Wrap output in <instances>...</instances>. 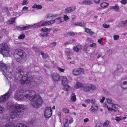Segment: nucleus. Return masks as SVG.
I'll return each mask as SVG.
<instances>
[{
  "mask_svg": "<svg viewBox=\"0 0 127 127\" xmlns=\"http://www.w3.org/2000/svg\"><path fill=\"white\" fill-rule=\"evenodd\" d=\"M41 35L44 37H46L48 36V35L47 34L44 33L43 34H41Z\"/></svg>",
  "mask_w": 127,
  "mask_h": 127,
  "instance_id": "obj_61",
  "label": "nucleus"
},
{
  "mask_svg": "<svg viewBox=\"0 0 127 127\" xmlns=\"http://www.w3.org/2000/svg\"><path fill=\"white\" fill-rule=\"evenodd\" d=\"M112 50H109L107 51L108 54L109 55H110L112 53Z\"/></svg>",
  "mask_w": 127,
  "mask_h": 127,
  "instance_id": "obj_64",
  "label": "nucleus"
},
{
  "mask_svg": "<svg viewBox=\"0 0 127 127\" xmlns=\"http://www.w3.org/2000/svg\"><path fill=\"white\" fill-rule=\"evenodd\" d=\"M49 21L50 25L53 24L55 22V20H51Z\"/></svg>",
  "mask_w": 127,
  "mask_h": 127,
  "instance_id": "obj_58",
  "label": "nucleus"
},
{
  "mask_svg": "<svg viewBox=\"0 0 127 127\" xmlns=\"http://www.w3.org/2000/svg\"><path fill=\"white\" fill-rule=\"evenodd\" d=\"M15 19V18H13L10 19L7 22V24H13L14 23Z\"/></svg>",
  "mask_w": 127,
  "mask_h": 127,
  "instance_id": "obj_25",
  "label": "nucleus"
},
{
  "mask_svg": "<svg viewBox=\"0 0 127 127\" xmlns=\"http://www.w3.org/2000/svg\"><path fill=\"white\" fill-rule=\"evenodd\" d=\"M25 37V35L24 34H22L19 36L18 38L19 39H23Z\"/></svg>",
  "mask_w": 127,
  "mask_h": 127,
  "instance_id": "obj_50",
  "label": "nucleus"
},
{
  "mask_svg": "<svg viewBox=\"0 0 127 127\" xmlns=\"http://www.w3.org/2000/svg\"><path fill=\"white\" fill-rule=\"evenodd\" d=\"M10 104V103H8L6 107L8 108H11V111L10 116L11 119L14 118L17 114L23 112L26 108V106L23 105L17 104L11 106Z\"/></svg>",
  "mask_w": 127,
  "mask_h": 127,
  "instance_id": "obj_2",
  "label": "nucleus"
},
{
  "mask_svg": "<svg viewBox=\"0 0 127 127\" xmlns=\"http://www.w3.org/2000/svg\"><path fill=\"white\" fill-rule=\"evenodd\" d=\"M68 120L67 119H65L64 122V127H68V125L67 124V122Z\"/></svg>",
  "mask_w": 127,
  "mask_h": 127,
  "instance_id": "obj_37",
  "label": "nucleus"
},
{
  "mask_svg": "<svg viewBox=\"0 0 127 127\" xmlns=\"http://www.w3.org/2000/svg\"><path fill=\"white\" fill-rule=\"evenodd\" d=\"M15 54H17L20 58L25 62L27 59V55L26 53L23 50L20 49H17L15 51Z\"/></svg>",
  "mask_w": 127,
  "mask_h": 127,
  "instance_id": "obj_6",
  "label": "nucleus"
},
{
  "mask_svg": "<svg viewBox=\"0 0 127 127\" xmlns=\"http://www.w3.org/2000/svg\"><path fill=\"white\" fill-rule=\"evenodd\" d=\"M64 90L66 91H70V87L67 85H64Z\"/></svg>",
  "mask_w": 127,
  "mask_h": 127,
  "instance_id": "obj_27",
  "label": "nucleus"
},
{
  "mask_svg": "<svg viewBox=\"0 0 127 127\" xmlns=\"http://www.w3.org/2000/svg\"><path fill=\"white\" fill-rule=\"evenodd\" d=\"M108 5V4L107 3L103 2L101 4V6L102 7H105Z\"/></svg>",
  "mask_w": 127,
  "mask_h": 127,
  "instance_id": "obj_39",
  "label": "nucleus"
},
{
  "mask_svg": "<svg viewBox=\"0 0 127 127\" xmlns=\"http://www.w3.org/2000/svg\"><path fill=\"white\" fill-rule=\"evenodd\" d=\"M29 28V27L28 26H23L22 27L18 26L16 27L17 29L19 31L27 30Z\"/></svg>",
  "mask_w": 127,
  "mask_h": 127,
  "instance_id": "obj_16",
  "label": "nucleus"
},
{
  "mask_svg": "<svg viewBox=\"0 0 127 127\" xmlns=\"http://www.w3.org/2000/svg\"><path fill=\"white\" fill-rule=\"evenodd\" d=\"M91 100L89 99H87L85 100L84 102L85 103H89L90 102Z\"/></svg>",
  "mask_w": 127,
  "mask_h": 127,
  "instance_id": "obj_60",
  "label": "nucleus"
},
{
  "mask_svg": "<svg viewBox=\"0 0 127 127\" xmlns=\"http://www.w3.org/2000/svg\"><path fill=\"white\" fill-rule=\"evenodd\" d=\"M78 22H76L75 23H72L71 24L72 25H76L78 26Z\"/></svg>",
  "mask_w": 127,
  "mask_h": 127,
  "instance_id": "obj_59",
  "label": "nucleus"
},
{
  "mask_svg": "<svg viewBox=\"0 0 127 127\" xmlns=\"http://www.w3.org/2000/svg\"><path fill=\"white\" fill-rule=\"evenodd\" d=\"M41 26H42V21H41L34 25V27H38Z\"/></svg>",
  "mask_w": 127,
  "mask_h": 127,
  "instance_id": "obj_31",
  "label": "nucleus"
},
{
  "mask_svg": "<svg viewBox=\"0 0 127 127\" xmlns=\"http://www.w3.org/2000/svg\"><path fill=\"white\" fill-rule=\"evenodd\" d=\"M3 11L4 12H8V8L7 7H4L3 10Z\"/></svg>",
  "mask_w": 127,
  "mask_h": 127,
  "instance_id": "obj_52",
  "label": "nucleus"
},
{
  "mask_svg": "<svg viewBox=\"0 0 127 127\" xmlns=\"http://www.w3.org/2000/svg\"><path fill=\"white\" fill-rule=\"evenodd\" d=\"M55 22L57 24H59L64 22L63 18L62 17H59L55 20Z\"/></svg>",
  "mask_w": 127,
  "mask_h": 127,
  "instance_id": "obj_21",
  "label": "nucleus"
},
{
  "mask_svg": "<svg viewBox=\"0 0 127 127\" xmlns=\"http://www.w3.org/2000/svg\"><path fill=\"white\" fill-rule=\"evenodd\" d=\"M96 45V43H93L90 44V46L91 47H93L95 46Z\"/></svg>",
  "mask_w": 127,
  "mask_h": 127,
  "instance_id": "obj_62",
  "label": "nucleus"
},
{
  "mask_svg": "<svg viewBox=\"0 0 127 127\" xmlns=\"http://www.w3.org/2000/svg\"><path fill=\"white\" fill-rule=\"evenodd\" d=\"M121 86L122 88L124 89H127V79L122 82Z\"/></svg>",
  "mask_w": 127,
  "mask_h": 127,
  "instance_id": "obj_17",
  "label": "nucleus"
},
{
  "mask_svg": "<svg viewBox=\"0 0 127 127\" xmlns=\"http://www.w3.org/2000/svg\"><path fill=\"white\" fill-rule=\"evenodd\" d=\"M76 8V7L75 6H72L70 7H68L65 9L64 12L67 14L72 12L75 10Z\"/></svg>",
  "mask_w": 127,
  "mask_h": 127,
  "instance_id": "obj_12",
  "label": "nucleus"
},
{
  "mask_svg": "<svg viewBox=\"0 0 127 127\" xmlns=\"http://www.w3.org/2000/svg\"><path fill=\"white\" fill-rule=\"evenodd\" d=\"M96 101L95 99H93L91 100L90 102L92 104V105H97L95 103Z\"/></svg>",
  "mask_w": 127,
  "mask_h": 127,
  "instance_id": "obj_45",
  "label": "nucleus"
},
{
  "mask_svg": "<svg viewBox=\"0 0 127 127\" xmlns=\"http://www.w3.org/2000/svg\"><path fill=\"white\" fill-rule=\"evenodd\" d=\"M62 83L63 85H64L65 84H67L68 82V80L67 77L65 76H64L62 77Z\"/></svg>",
  "mask_w": 127,
  "mask_h": 127,
  "instance_id": "obj_20",
  "label": "nucleus"
},
{
  "mask_svg": "<svg viewBox=\"0 0 127 127\" xmlns=\"http://www.w3.org/2000/svg\"><path fill=\"white\" fill-rule=\"evenodd\" d=\"M105 98L104 97H103L102 98V99H100V101L101 102H103L104 100H105Z\"/></svg>",
  "mask_w": 127,
  "mask_h": 127,
  "instance_id": "obj_63",
  "label": "nucleus"
},
{
  "mask_svg": "<svg viewBox=\"0 0 127 127\" xmlns=\"http://www.w3.org/2000/svg\"><path fill=\"white\" fill-rule=\"evenodd\" d=\"M58 16L56 14H48L46 15V17L48 19H53L56 17Z\"/></svg>",
  "mask_w": 127,
  "mask_h": 127,
  "instance_id": "obj_15",
  "label": "nucleus"
},
{
  "mask_svg": "<svg viewBox=\"0 0 127 127\" xmlns=\"http://www.w3.org/2000/svg\"><path fill=\"white\" fill-rule=\"evenodd\" d=\"M43 57L44 60L46 61H47V60L48 59V56L47 55H44L43 56Z\"/></svg>",
  "mask_w": 127,
  "mask_h": 127,
  "instance_id": "obj_55",
  "label": "nucleus"
},
{
  "mask_svg": "<svg viewBox=\"0 0 127 127\" xmlns=\"http://www.w3.org/2000/svg\"><path fill=\"white\" fill-rule=\"evenodd\" d=\"M111 106L112 107L115 109H118L120 108V106L117 104L113 103Z\"/></svg>",
  "mask_w": 127,
  "mask_h": 127,
  "instance_id": "obj_26",
  "label": "nucleus"
},
{
  "mask_svg": "<svg viewBox=\"0 0 127 127\" xmlns=\"http://www.w3.org/2000/svg\"><path fill=\"white\" fill-rule=\"evenodd\" d=\"M110 8L116 12H119L120 11L119 6L117 4H116L115 6H111Z\"/></svg>",
  "mask_w": 127,
  "mask_h": 127,
  "instance_id": "obj_19",
  "label": "nucleus"
},
{
  "mask_svg": "<svg viewBox=\"0 0 127 127\" xmlns=\"http://www.w3.org/2000/svg\"><path fill=\"white\" fill-rule=\"evenodd\" d=\"M103 27L105 28H108L110 27L109 25H107L106 24H104L102 25Z\"/></svg>",
  "mask_w": 127,
  "mask_h": 127,
  "instance_id": "obj_48",
  "label": "nucleus"
},
{
  "mask_svg": "<svg viewBox=\"0 0 127 127\" xmlns=\"http://www.w3.org/2000/svg\"><path fill=\"white\" fill-rule=\"evenodd\" d=\"M11 93L9 90L6 94L0 97V101L3 102L7 100L11 95Z\"/></svg>",
  "mask_w": 127,
  "mask_h": 127,
  "instance_id": "obj_9",
  "label": "nucleus"
},
{
  "mask_svg": "<svg viewBox=\"0 0 127 127\" xmlns=\"http://www.w3.org/2000/svg\"><path fill=\"white\" fill-rule=\"evenodd\" d=\"M32 7L33 8H37L38 9H41L42 7L41 5L39 4H37L36 3L34 4L32 6Z\"/></svg>",
  "mask_w": 127,
  "mask_h": 127,
  "instance_id": "obj_24",
  "label": "nucleus"
},
{
  "mask_svg": "<svg viewBox=\"0 0 127 127\" xmlns=\"http://www.w3.org/2000/svg\"><path fill=\"white\" fill-rule=\"evenodd\" d=\"M74 41V40L73 39H72L70 40V41H68L67 42L65 43H64V44L65 45H67L68 44H69L70 43H73Z\"/></svg>",
  "mask_w": 127,
  "mask_h": 127,
  "instance_id": "obj_40",
  "label": "nucleus"
},
{
  "mask_svg": "<svg viewBox=\"0 0 127 127\" xmlns=\"http://www.w3.org/2000/svg\"><path fill=\"white\" fill-rule=\"evenodd\" d=\"M0 69L5 73L9 78H12L11 72L12 70L7 65H6L2 62H0Z\"/></svg>",
  "mask_w": 127,
  "mask_h": 127,
  "instance_id": "obj_3",
  "label": "nucleus"
},
{
  "mask_svg": "<svg viewBox=\"0 0 127 127\" xmlns=\"http://www.w3.org/2000/svg\"><path fill=\"white\" fill-rule=\"evenodd\" d=\"M121 3L123 4H125L127 3L126 0H122L120 1Z\"/></svg>",
  "mask_w": 127,
  "mask_h": 127,
  "instance_id": "obj_57",
  "label": "nucleus"
},
{
  "mask_svg": "<svg viewBox=\"0 0 127 127\" xmlns=\"http://www.w3.org/2000/svg\"><path fill=\"white\" fill-rule=\"evenodd\" d=\"M105 106L106 107L108 110L109 111H113L115 112L117 111L116 110H115V109H113V108H111V107H110L109 106L107 105L106 104H105Z\"/></svg>",
  "mask_w": 127,
  "mask_h": 127,
  "instance_id": "obj_30",
  "label": "nucleus"
},
{
  "mask_svg": "<svg viewBox=\"0 0 127 127\" xmlns=\"http://www.w3.org/2000/svg\"><path fill=\"white\" fill-rule=\"evenodd\" d=\"M127 24V20L122 21L120 22V24L121 26H124Z\"/></svg>",
  "mask_w": 127,
  "mask_h": 127,
  "instance_id": "obj_35",
  "label": "nucleus"
},
{
  "mask_svg": "<svg viewBox=\"0 0 127 127\" xmlns=\"http://www.w3.org/2000/svg\"><path fill=\"white\" fill-rule=\"evenodd\" d=\"M71 100L72 101H75L76 100V95L74 93H72L71 96Z\"/></svg>",
  "mask_w": 127,
  "mask_h": 127,
  "instance_id": "obj_32",
  "label": "nucleus"
},
{
  "mask_svg": "<svg viewBox=\"0 0 127 127\" xmlns=\"http://www.w3.org/2000/svg\"><path fill=\"white\" fill-rule=\"evenodd\" d=\"M29 3L28 0H23L21 4L22 5H25Z\"/></svg>",
  "mask_w": 127,
  "mask_h": 127,
  "instance_id": "obj_42",
  "label": "nucleus"
},
{
  "mask_svg": "<svg viewBox=\"0 0 127 127\" xmlns=\"http://www.w3.org/2000/svg\"><path fill=\"white\" fill-rule=\"evenodd\" d=\"M63 17L65 21H66L69 19L68 17L66 15H64Z\"/></svg>",
  "mask_w": 127,
  "mask_h": 127,
  "instance_id": "obj_49",
  "label": "nucleus"
},
{
  "mask_svg": "<svg viewBox=\"0 0 127 127\" xmlns=\"http://www.w3.org/2000/svg\"><path fill=\"white\" fill-rule=\"evenodd\" d=\"M106 100L107 102L109 104H112L113 103H112V101L111 99L110 98H106Z\"/></svg>",
  "mask_w": 127,
  "mask_h": 127,
  "instance_id": "obj_36",
  "label": "nucleus"
},
{
  "mask_svg": "<svg viewBox=\"0 0 127 127\" xmlns=\"http://www.w3.org/2000/svg\"><path fill=\"white\" fill-rule=\"evenodd\" d=\"M4 127H29L23 124H17L14 125L11 123H7L5 124Z\"/></svg>",
  "mask_w": 127,
  "mask_h": 127,
  "instance_id": "obj_8",
  "label": "nucleus"
},
{
  "mask_svg": "<svg viewBox=\"0 0 127 127\" xmlns=\"http://www.w3.org/2000/svg\"><path fill=\"white\" fill-rule=\"evenodd\" d=\"M83 86V85L82 83L79 82H77L76 83L74 87L76 89H77L82 87Z\"/></svg>",
  "mask_w": 127,
  "mask_h": 127,
  "instance_id": "obj_22",
  "label": "nucleus"
},
{
  "mask_svg": "<svg viewBox=\"0 0 127 127\" xmlns=\"http://www.w3.org/2000/svg\"><path fill=\"white\" fill-rule=\"evenodd\" d=\"M82 48V46L80 45H78L74 46L73 48L74 50L76 52H78L79 50H81Z\"/></svg>",
  "mask_w": 127,
  "mask_h": 127,
  "instance_id": "obj_18",
  "label": "nucleus"
},
{
  "mask_svg": "<svg viewBox=\"0 0 127 127\" xmlns=\"http://www.w3.org/2000/svg\"><path fill=\"white\" fill-rule=\"evenodd\" d=\"M82 3L83 4L90 5L92 4L91 2L89 1L85 0L82 2Z\"/></svg>",
  "mask_w": 127,
  "mask_h": 127,
  "instance_id": "obj_33",
  "label": "nucleus"
},
{
  "mask_svg": "<svg viewBox=\"0 0 127 127\" xmlns=\"http://www.w3.org/2000/svg\"><path fill=\"white\" fill-rule=\"evenodd\" d=\"M89 87L90 89H91L93 90H95L96 89V87L94 85L90 84Z\"/></svg>",
  "mask_w": 127,
  "mask_h": 127,
  "instance_id": "obj_41",
  "label": "nucleus"
},
{
  "mask_svg": "<svg viewBox=\"0 0 127 127\" xmlns=\"http://www.w3.org/2000/svg\"><path fill=\"white\" fill-rule=\"evenodd\" d=\"M84 70L83 69L80 68L78 69H74L72 71L73 74L74 75H78L79 74L83 73Z\"/></svg>",
  "mask_w": 127,
  "mask_h": 127,
  "instance_id": "obj_11",
  "label": "nucleus"
},
{
  "mask_svg": "<svg viewBox=\"0 0 127 127\" xmlns=\"http://www.w3.org/2000/svg\"><path fill=\"white\" fill-rule=\"evenodd\" d=\"M52 77L53 81H57L60 79V76L59 74L56 73H53L52 74Z\"/></svg>",
  "mask_w": 127,
  "mask_h": 127,
  "instance_id": "obj_14",
  "label": "nucleus"
},
{
  "mask_svg": "<svg viewBox=\"0 0 127 127\" xmlns=\"http://www.w3.org/2000/svg\"><path fill=\"white\" fill-rule=\"evenodd\" d=\"M119 38V36L117 35H115L113 36L114 39L115 40H117Z\"/></svg>",
  "mask_w": 127,
  "mask_h": 127,
  "instance_id": "obj_54",
  "label": "nucleus"
},
{
  "mask_svg": "<svg viewBox=\"0 0 127 127\" xmlns=\"http://www.w3.org/2000/svg\"><path fill=\"white\" fill-rule=\"evenodd\" d=\"M115 120L119 122L120 120H122V117H116L115 118Z\"/></svg>",
  "mask_w": 127,
  "mask_h": 127,
  "instance_id": "obj_46",
  "label": "nucleus"
},
{
  "mask_svg": "<svg viewBox=\"0 0 127 127\" xmlns=\"http://www.w3.org/2000/svg\"><path fill=\"white\" fill-rule=\"evenodd\" d=\"M123 69L122 66L120 65L118 66L116 70L114 72L113 74L117 75H119L123 72Z\"/></svg>",
  "mask_w": 127,
  "mask_h": 127,
  "instance_id": "obj_10",
  "label": "nucleus"
},
{
  "mask_svg": "<svg viewBox=\"0 0 127 127\" xmlns=\"http://www.w3.org/2000/svg\"><path fill=\"white\" fill-rule=\"evenodd\" d=\"M90 84L86 85L83 87V90L86 92H89L90 90V88L89 87Z\"/></svg>",
  "mask_w": 127,
  "mask_h": 127,
  "instance_id": "obj_23",
  "label": "nucleus"
},
{
  "mask_svg": "<svg viewBox=\"0 0 127 127\" xmlns=\"http://www.w3.org/2000/svg\"><path fill=\"white\" fill-rule=\"evenodd\" d=\"M0 48L1 50V53L3 55L7 56L8 54L10 48L7 43L3 42L0 45Z\"/></svg>",
  "mask_w": 127,
  "mask_h": 127,
  "instance_id": "obj_5",
  "label": "nucleus"
},
{
  "mask_svg": "<svg viewBox=\"0 0 127 127\" xmlns=\"http://www.w3.org/2000/svg\"><path fill=\"white\" fill-rule=\"evenodd\" d=\"M63 112L66 113H69V109L65 108H63Z\"/></svg>",
  "mask_w": 127,
  "mask_h": 127,
  "instance_id": "obj_43",
  "label": "nucleus"
},
{
  "mask_svg": "<svg viewBox=\"0 0 127 127\" xmlns=\"http://www.w3.org/2000/svg\"><path fill=\"white\" fill-rule=\"evenodd\" d=\"M32 77L31 76V72H28L26 76H23L21 78L20 82L22 84L29 83L32 81Z\"/></svg>",
  "mask_w": 127,
  "mask_h": 127,
  "instance_id": "obj_4",
  "label": "nucleus"
},
{
  "mask_svg": "<svg viewBox=\"0 0 127 127\" xmlns=\"http://www.w3.org/2000/svg\"><path fill=\"white\" fill-rule=\"evenodd\" d=\"M73 119L71 117L69 119V122L68 123V122H67V124L68 125L69 124H71L73 122Z\"/></svg>",
  "mask_w": 127,
  "mask_h": 127,
  "instance_id": "obj_47",
  "label": "nucleus"
},
{
  "mask_svg": "<svg viewBox=\"0 0 127 127\" xmlns=\"http://www.w3.org/2000/svg\"><path fill=\"white\" fill-rule=\"evenodd\" d=\"M57 69L60 71L62 72H64V69H63L60 67H57Z\"/></svg>",
  "mask_w": 127,
  "mask_h": 127,
  "instance_id": "obj_53",
  "label": "nucleus"
},
{
  "mask_svg": "<svg viewBox=\"0 0 127 127\" xmlns=\"http://www.w3.org/2000/svg\"><path fill=\"white\" fill-rule=\"evenodd\" d=\"M42 31L45 32H46L48 31V29L46 27H44L41 29Z\"/></svg>",
  "mask_w": 127,
  "mask_h": 127,
  "instance_id": "obj_51",
  "label": "nucleus"
},
{
  "mask_svg": "<svg viewBox=\"0 0 127 127\" xmlns=\"http://www.w3.org/2000/svg\"><path fill=\"white\" fill-rule=\"evenodd\" d=\"M101 126V123L100 122H98L96 125L95 127H100Z\"/></svg>",
  "mask_w": 127,
  "mask_h": 127,
  "instance_id": "obj_56",
  "label": "nucleus"
},
{
  "mask_svg": "<svg viewBox=\"0 0 127 127\" xmlns=\"http://www.w3.org/2000/svg\"><path fill=\"white\" fill-rule=\"evenodd\" d=\"M110 122L108 120H106L103 124V127H107Z\"/></svg>",
  "mask_w": 127,
  "mask_h": 127,
  "instance_id": "obj_29",
  "label": "nucleus"
},
{
  "mask_svg": "<svg viewBox=\"0 0 127 127\" xmlns=\"http://www.w3.org/2000/svg\"><path fill=\"white\" fill-rule=\"evenodd\" d=\"M85 32L90 34H94V33L91 31V29L87 28H85Z\"/></svg>",
  "mask_w": 127,
  "mask_h": 127,
  "instance_id": "obj_28",
  "label": "nucleus"
},
{
  "mask_svg": "<svg viewBox=\"0 0 127 127\" xmlns=\"http://www.w3.org/2000/svg\"><path fill=\"white\" fill-rule=\"evenodd\" d=\"M18 72L19 74L22 76L24 75V72L22 69H20L18 70Z\"/></svg>",
  "mask_w": 127,
  "mask_h": 127,
  "instance_id": "obj_38",
  "label": "nucleus"
},
{
  "mask_svg": "<svg viewBox=\"0 0 127 127\" xmlns=\"http://www.w3.org/2000/svg\"><path fill=\"white\" fill-rule=\"evenodd\" d=\"M78 26L84 27L85 25V23L83 22H79Z\"/></svg>",
  "mask_w": 127,
  "mask_h": 127,
  "instance_id": "obj_44",
  "label": "nucleus"
},
{
  "mask_svg": "<svg viewBox=\"0 0 127 127\" xmlns=\"http://www.w3.org/2000/svg\"><path fill=\"white\" fill-rule=\"evenodd\" d=\"M98 106L97 105H92L91 107L89 109L90 112L92 113H96L98 110Z\"/></svg>",
  "mask_w": 127,
  "mask_h": 127,
  "instance_id": "obj_13",
  "label": "nucleus"
},
{
  "mask_svg": "<svg viewBox=\"0 0 127 127\" xmlns=\"http://www.w3.org/2000/svg\"><path fill=\"white\" fill-rule=\"evenodd\" d=\"M14 98L18 101H23L26 98L31 101V104L35 108H36L42 104L41 98L34 91H16L14 96Z\"/></svg>",
  "mask_w": 127,
  "mask_h": 127,
  "instance_id": "obj_1",
  "label": "nucleus"
},
{
  "mask_svg": "<svg viewBox=\"0 0 127 127\" xmlns=\"http://www.w3.org/2000/svg\"><path fill=\"white\" fill-rule=\"evenodd\" d=\"M42 26L50 25L49 22V21H42Z\"/></svg>",
  "mask_w": 127,
  "mask_h": 127,
  "instance_id": "obj_34",
  "label": "nucleus"
},
{
  "mask_svg": "<svg viewBox=\"0 0 127 127\" xmlns=\"http://www.w3.org/2000/svg\"><path fill=\"white\" fill-rule=\"evenodd\" d=\"M52 113V110L51 107H48L45 109L44 112V115L45 118H48L51 116Z\"/></svg>",
  "mask_w": 127,
  "mask_h": 127,
  "instance_id": "obj_7",
  "label": "nucleus"
}]
</instances>
